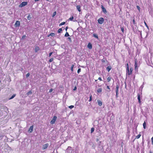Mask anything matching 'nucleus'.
Segmentation results:
<instances>
[{
	"label": "nucleus",
	"instance_id": "nucleus-38",
	"mask_svg": "<svg viewBox=\"0 0 153 153\" xmlns=\"http://www.w3.org/2000/svg\"><path fill=\"white\" fill-rule=\"evenodd\" d=\"M81 69L80 68H79L78 69V70H77V73L78 74H79L81 71Z\"/></svg>",
	"mask_w": 153,
	"mask_h": 153
},
{
	"label": "nucleus",
	"instance_id": "nucleus-32",
	"mask_svg": "<svg viewBox=\"0 0 153 153\" xmlns=\"http://www.w3.org/2000/svg\"><path fill=\"white\" fill-rule=\"evenodd\" d=\"M74 19V17L73 16L71 17L69 19L70 21H72L73 19Z\"/></svg>",
	"mask_w": 153,
	"mask_h": 153
},
{
	"label": "nucleus",
	"instance_id": "nucleus-29",
	"mask_svg": "<svg viewBox=\"0 0 153 153\" xmlns=\"http://www.w3.org/2000/svg\"><path fill=\"white\" fill-rule=\"evenodd\" d=\"M94 128H91V133H92L94 131Z\"/></svg>",
	"mask_w": 153,
	"mask_h": 153
},
{
	"label": "nucleus",
	"instance_id": "nucleus-50",
	"mask_svg": "<svg viewBox=\"0 0 153 153\" xmlns=\"http://www.w3.org/2000/svg\"><path fill=\"white\" fill-rule=\"evenodd\" d=\"M118 93H117H117H116V97H118Z\"/></svg>",
	"mask_w": 153,
	"mask_h": 153
},
{
	"label": "nucleus",
	"instance_id": "nucleus-52",
	"mask_svg": "<svg viewBox=\"0 0 153 153\" xmlns=\"http://www.w3.org/2000/svg\"><path fill=\"white\" fill-rule=\"evenodd\" d=\"M133 22L134 23V24H135V20L134 19H133Z\"/></svg>",
	"mask_w": 153,
	"mask_h": 153
},
{
	"label": "nucleus",
	"instance_id": "nucleus-21",
	"mask_svg": "<svg viewBox=\"0 0 153 153\" xmlns=\"http://www.w3.org/2000/svg\"><path fill=\"white\" fill-rule=\"evenodd\" d=\"M111 78L110 76L108 77L107 79V80L108 82H110L111 80Z\"/></svg>",
	"mask_w": 153,
	"mask_h": 153
},
{
	"label": "nucleus",
	"instance_id": "nucleus-55",
	"mask_svg": "<svg viewBox=\"0 0 153 153\" xmlns=\"http://www.w3.org/2000/svg\"><path fill=\"white\" fill-rule=\"evenodd\" d=\"M39 1V0H35V1L36 2V1Z\"/></svg>",
	"mask_w": 153,
	"mask_h": 153
},
{
	"label": "nucleus",
	"instance_id": "nucleus-26",
	"mask_svg": "<svg viewBox=\"0 0 153 153\" xmlns=\"http://www.w3.org/2000/svg\"><path fill=\"white\" fill-rule=\"evenodd\" d=\"M16 96L15 94H13L12 97L9 99H11L14 98Z\"/></svg>",
	"mask_w": 153,
	"mask_h": 153
},
{
	"label": "nucleus",
	"instance_id": "nucleus-45",
	"mask_svg": "<svg viewBox=\"0 0 153 153\" xmlns=\"http://www.w3.org/2000/svg\"><path fill=\"white\" fill-rule=\"evenodd\" d=\"M53 90V89H51L49 91V92L51 93V92Z\"/></svg>",
	"mask_w": 153,
	"mask_h": 153
},
{
	"label": "nucleus",
	"instance_id": "nucleus-36",
	"mask_svg": "<svg viewBox=\"0 0 153 153\" xmlns=\"http://www.w3.org/2000/svg\"><path fill=\"white\" fill-rule=\"evenodd\" d=\"M56 11H55L53 13V14L52 15V17H53L55 16L56 15Z\"/></svg>",
	"mask_w": 153,
	"mask_h": 153
},
{
	"label": "nucleus",
	"instance_id": "nucleus-30",
	"mask_svg": "<svg viewBox=\"0 0 153 153\" xmlns=\"http://www.w3.org/2000/svg\"><path fill=\"white\" fill-rule=\"evenodd\" d=\"M62 31V29L61 28L59 29L58 30V32L59 33H61Z\"/></svg>",
	"mask_w": 153,
	"mask_h": 153
},
{
	"label": "nucleus",
	"instance_id": "nucleus-43",
	"mask_svg": "<svg viewBox=\"0 0 153 153\" xmlns=\"http://www.w3.org/2000/svg\"><path fill=\"white\" fill-rule=\"evenodd\" d=\"M53 53V52H51L49 54V56H51V55Z\"/></svg>",
	"mask_w": 153,
	"mask_h": 153
},
{
	"label": "nucleus",
	"instance_id": "nucleus-40",
	"mask_svg": "<svg viewBox=\"0 0 153 153\" xmlns=\"http://www.w3.org/2000/svg\"><path fill=\"white\" fill-rule=\"evenodd\" d=\"M121 30L122 31L123 33L124 32V28L123 27H121Z\"/></svg>",
	"mask_w": 153,
	"mask_h": 153
},
{
	"label": "nucleus",
	"instance_id": "nucleus-47",
	"mask_svg": "<svg viewBox=\"0 0 153 153\" xmlns=\"http://www.w3.org/2000/svg\"><path fill=\"white\" fill-rule=\"evenodd\" d=\"M144 23H145V25H146V27H148V26L146 23V22H144Z\"/></svg>",
	"mask_w": 153,
	"mask_h": 153
},
{
	"label": "nucleus",
	"instance_id": "nucleus-7",
	"mask_svg": "<svg viewBox=\"0 0 153 153\" xmlns=\"http://www.w3.org/2000/svg\"><path fill=\"white\" fill-rule=\"evenodd\" d=\"M101 8L102 10V12L105 14L107 13V11L106 9L102 5H101Z\"/></svg>",
	"mask_w": 153,
	"mask_h": 153
},
{
	"label": "nucleus",
	"instance_id": "nucleus-6",
	"mask_svg": "<svg viewBox=\"0 0 153 153\" xmlns=\"http://www.w3.org/2000/svg\"><path fill=\"white\" fill-rule=\"evenodd\" d=\"M49 146V144L48 143H46L43 145L42 147V149L44 150L47 148Z\"/></svg>",
	"mask_w": 153,
	"mask_h": 153
},
{
	"label": "nucleus",
	"instance_id": "nucleus-48",
	"mask_svg": "<svg viewBox=\"0 0 153 153\" xmlns=\"http://www.w3.org/2000/svg\"><path fill=\"white\" fill-rule=\"evenodd\" d=\"M107 88L109 90H110V88L109 87V86H108H108H107Z\"/></svg>",
	"mask_w": 153,
	"mask_h": 153
},
{
	"label": "nucleus",
	"instance_id": "nucleus-44",
	"mask_svg": "<svg viewBox=\"0 0 153 153\" xmlns=\"http://www.w3.org/2000/svg\"><path fill=\"white\" fill-rule=\"evenodd\" d=\"M133 70V68H131L130 69V70L129 71H131V72H132Z\"/></svg>",
	"mask_w": 153,
	"mask_h": 153
},
{
	"label": "nucleus",
	"instance_id": "nucleus-33",
	"mask_svg": "<svg viewBox=\"0 0 153 153\" xmlns=\"http://www.w3.org/2000/svg\"><path fill=\"white\" fill-rule=\"evenodd\" d=\"M92 96L91 95L90 97V98L89 100V101L90 102L92 100Z\"/></svg>",
	"mask_w": 153,
	"mask_h": 153
},
{
	"label": "nucleus",
	"instance_id": "nucleus-49",
	"mask_svg": "<svg viewBox=\"0 0 153 153\" xmlns=\"http://www.w3.org/2000/svg\"><path fill=\"white\" fill-rule=\"evenodd\" d=\"M76 87H74V91H75V90H76Z\"/></svg>",
	"mask_w": 153,
	"mask_h": 153
},
{
	"label": "nucleus",
	"instance_id": "nucleus-37",
	"mask_svg": "<svg viewBox=\"0 0 153 153\" xmlns=\"http://www.w3.org/2000/svg\"><path fill=\"white\" fill-rule=\"evenodd\" d=\"M74 107V106L72 105H70L69 106V108H70V109H72V108H73Z\"/></svg>",
	"mask_w": 153,
	"mask_h": 153
},
{
	"label": "nucleus",
	"instance_id": "nucleus-42",
	"mask_svg": "<svg viewBox=\"0 0 153 153\" xmlns=\"http://www.w3.org/2000/svg\"><path fill=\"white\" fill-rule=\"evenodd\" d=\"M129 69L128 64V63H127V64L126 69Z\"/></svg>",
	"mask_w": 153,
	"mask_h": 153
},
{
	"label": "nucleus",
	"instance_id": "nucleus-54",
	"mask_svg": "<svg viewBox=\"0 0 153 153\" xmlns=\"http://www.w3.org/2000/svg\"><path fill=\"white\" fill-rule=\"evenodd\" d=\"M151 140H153V137L151 138Z\"/></svg>",
	"mask_w": 153,
	"mask_h": 153
},
{
	"label": "nucleus",
	"instance_id": "nucleus-14",
	"mask_svg": "<svg viewBox=\"0 0 153 153\" xmlns=\"http://www.w3.org/2000/svg\"><path fill=\"white\" fill-rule=\"evenodd\" d=\"M111 69V66H108L107 68V70L109 72Z\"/></svg>",
	"mask_w": 153,
	"mask_h": 153
},
{
	"label": "nucleus",
	"instance_id": "nucleus-57",
	"mask_svg": "<svg viewBox=\"0 0 153 153\" xmlns=\"http://www.w3.org/2000/svg\"><path fill=\"white\" fill-rule=\"evenodd\" d=\"M150 153H152V152L151 151L150 152Z\"/></svg>",
	"mask_w": 153,
	"mask_h": 153
},
{
	"label": "nucleus",
	"instance_id": "nucleus-5",
	"mask_svg": "<svg viewBox=\"0 0 153 153\" xmlns=\"http://www.w3.org/2000/svg\"><path fill=\"white\" fill-rule=\"evenodd\" d=\"M135 64H134V68L135 70H137L138 69V67L137 66V60L136 59H135L134 60Z\"/></svg>",
	"mask_w": 153,
	"mask_h": 153
},
{
	"label": "nucleus",
	"instance_id": "nucleus-2",
	"mask_svg": "<svg viewBox=\"0 0 153 153\" xmlns=\"http://www.w3.org/2000/svg\"><path fill=\"white\" fill-rule=\"evenodd\" d=\"M57 119V117L56 116H54L53 117V119L51 121V124H53L55 123V121H56Z\"/></svg>",
	"mask_w": 153,
	"mask_h": 153
},
{
	"label": "nucleus",
	"instance_id": "nucleus-8",
	"mask_svg": "<svg viewBox=\"0 0 153 153\" xmlns=\"http://www.w3.org/2000/svg\"><path fill=\"white\" fill-rule=\"evenodd\" d=\"M20 25V22L19 21H17L15 24V26L16 27L19 26Z\"/></svg>",
	"mask_w": 153,
	"mask_h": 153
},
{
	"label": "nucleus",
	"instance_id": "nucleus-20",
	"mask_svg": "<svg viewBox=\"0 0 153 153\" xmlns=\"http://www.w3.org/2000/svg\"><path fill=\"white\" fill-rule=\"evenodd\" d=\"M39 49V48L38 47H36L35 48V51L37 52Z\"/></svg>",
	"mask_w": 153,
	"mask_h": 153
},
{
	"label": "nucleus",
	"instance_id": "nucleus-11",
	"mask_svg": "<svg viewBox=\"0 0 153 153\" xmlns=\"http://www.w3.org/2000/svg\"><path fill=\"white\" fill-rule=\"evenodd\" d=\"M137 99L138 100L139 102L140 103H141L140 97V94H137Z\"/></svg>",
	"mask_w": 153,
	"mask_h": 153
},
{
	"label": "nucleus",
	"instance_id": "nucleus-28",
	"mask_svg": "<svg viewBox=\"0 0 153 153\" xmlns=\"http://www.w3.org/2000/svg\"><path fill=\"white\" fill-rule=\"evenodd\" d=\"M74 67V65H72L71 67V70L72 72L73 71V68Z\"/></svg>",
	"mask_w": 153,
	"mask_h": 153
},
{
	"label": "nucleus",
	"instance_id": "nucleus-13",
	"mask_svg": "<svg viewBox=\"0 0 153 153\" xmlns=\"http://www.w3.org/2000/svg\"><path fill=\"white\" fill-rule=\"evenodd\" d=\"M88 47L90 49H91L92 48V45L91 44V43H89L88 44Z\"/></svg>",
	"mask_w": 153,
	"mask_h": 153
},
{
	"label": "nucleus",
	"instance_id": "nucleus-56",
	"mask_svg": "<svg viewBox=\"0 0 153 153\" xmlns=\"http://www.w3.org/2000/svg\"><path fill=\"white\" fill-rule=\"evenodd\" d=\"M152 144H153V141L152 140Z\"/></svg>",
	"mask_w": 153,
	"mask_h": 153
},
{
	"label": "nucleus",
	"instance_id": "nucleus-9",
	"mask_svg": "<svg viewBox=\"0 0 153 153\" xmlns=\"http://www.w3.org/2000/svg\"><path fill=\"white\" fill-rule=\"evenodd\" d=\"M132 72H131L129 70V69H126V74L127 75H129L131 74Z\"/></svg>",
	"mask_w": 153,
	"mask_h": 153
},
{
	"label": "nucleus",
	"instance_id": "nucleus-25",
	"mask_svg": "<svg viewBox=\"0 0 153 153\" xmlns=\"http://www.w3.org/2000/svg\"><path fill=\"white\" fill-rule=\"evenodd\" d=\"M65 22H62V23H61L59 25V26H62V25H64L65 24Z\"/></svg>",
	"mask_w": 153,
	"mask_h": 153
},
{
	"label": "nucleus",
	"instance_id": "nucleus-16",
	"mask_svg": "<svg viewBox=\"0 0 153 153\" xmlns=\"http://www.w3.org/2000/svg\"><path fill=\"white\" fill-rule=\"evenodd\" d=\"M119 86L117 85H116V93L117 94V93H118V89H119Z\"/></svg>",
	"mask_w": 153,
	"mask_h": 153
},
{
	"label": "nucleus",
	"instance_id": "nucleus-18",
	"mask_svg": "<svg viewBox=\"0 0 153 153\" xmlns=\"http://www.w3.org/2000/svg\"><path fill=\"white\" fill-rule=\"evenodd\" d=\"M93 36H94V37H95V38H97V39H98V35H97V34H94H94H93Z\"/></svg>",
	"mask_w": 153,
	"mask_h": 153
},
{
	"label": "nucleus",
	"instance_id": "nucleus-51",
	"mask_svg": "<svg viewBox=\"0 0 153 153\" xmlns=\"http://www.w3.org/2000/svg\"><path fill=\"white\" fill-rule=\"evenodd\" d=\"M137 7L138 8V9L139 10V9H140V7L138 6H137Z\"/></svg>",
	"mask_w": 153,
	"mask_h": 153
},
{
	"label": "nucleus",
	"instance_id": "nucleus-23",
	"mask_svg": "<svg viewBox=\"0 0 153 153\" xmlns=\"http://www.w3.org/2000/svg\"><path fill=\"white\" fill-rule=\"evenodd\" d=\"M31 19V17L30 15L29 14L28 15L27 17V19L28 20H30Z\"/></svg>",
	"mask_w": 153,
	"mask_h": 153
},
{
	"label": "nucleus",
	"instance_id": "nucleus-12",
	"mask_svg": "<svg viewBox=\"0 0 153 153\" xmlns=\"http://www.w3.org/2000/svg\"><path fill=\"white\" fill-rule=\"evenodd\" d=\"M76 9L79 12H80L81 11V7L80 5H77L76 6Z\"/></svg>",
	"mask_w": 153,
	"mask_h": 153
},
{
	"label": "nucleus",
	"instance_id": "nucleus-58",
	"mask_svg": "<svg viewBox=\"0 0 153 153\" xmlns=\"http://www.w3.org/2000/svg\"><path fill=\"white\" fill-rule=\"evenodd\" d=\"M47 1H49V0H46Z\"/></svg>",
	"mask_w": 153,
	"mask_h": 153
},
{
	"label": "nucleus",
	"instance_id": "nucleus-46",
	"mask_svg": "<svg viewBox=\"0 0 153 153\" xmlns=\"http://www.w3.org/2000/svg\"><path fill=\"white\" fill-rule=\"evenodd\" d=\"M98 79L99 80H100V81H102V79H101V77H99L98 78Z\"/></svg>",
	"mask_w": 153,
	"mask_h": 153
},
{
	"label": "nucleus",
	"instance_id": "nucleus-17",
	"mask_svg": "<svg viewBox=\"0 0 153 153\" xmlns=\"http://www.w3.org/2000/svg\"><path fill=\"white\" fill-rule=\"evenodd\" d=\"M102 91V88H100L98 89L97 90V92L98 93H100Z\"/></svg>",
	"mask_w": 153,
	"mask_h": 153
},
{
	"label": "nucleus",
	"instance_id": "nucleus-39",
	"mask_svg": "<svg viewBox=\"0 0 153 153\" xmlns=\"http://www.w3.org/2000/svg\"><path fill=\"white\" fill-rule=\"evenodd\" d=\"M30 75V74L29 73H28L26 75V77L27 78Z\"/></svg>",
	"mask_w": 153,
	"mask_h": 153
},
{
	"label": "nucleus",
	"instance_id": "nucleus-35",
	"mask_svg": "<svg viewBox=\"0 0 153 153\" xmlns=\"http://www.w3.org/2000/svg\"><path fill=\"white\" fill-rule=\"evenodd\" d=\"M53 58H51L49 59V62H52L53 61Z\"/></svg>",
	"mask_w": 153,
	"mask_h": 153
},
{
	"label": "nucleus",
	"instance_id": "nucleus-53",
	"mask_svg": "<svg viewBox=\"0 0 153 153\" xmlns=\"http://www.w3.org/2000/svg\"><path fill=\"white\" fill-rule=\"evenodd\" d=\"M68 27H66V28H65V30H66V31L68 29Z\"/></svg>",
	"mask_w": 153,
	"mask_h": 153
},
{
	"label": "nucleus",
	"instance_id": "nucleus-4",
	"mask_svg": "<svg viewBox=\"0 0 153 153\" xmlns=\"http://www.w3.org/2000/svg\"><path fill=\"white\" fill-rule=\"evenodd\" d=\"M27 2H23L19 5V7H22L27 5Z\"/></svg>",
	"mask_w": 153,
	"mask_h": 153
},
{
	"label": "nucleus",
	"instance_id": "nucleus-31",
	"mask_svg": "<svg viewBox=\"0 0 153 153\" xmlns=\"http://www.w3.org/2000/svg\"><path fill=\"white\" fill-rule=\"evenodd\" d=\"M27 95H29L32 94V92L31 91H29L27 93Z\"/></svg>",
	"mask_w": 153,
	"mask_h": 153
},
{
	"label": "nucleus",
	"instance_id": "nucleus-15",
	"mask_svg": "<svg viewBox=\"0 0 153 153\" xmlns=\"http://www.w3.org/2000/svg\"><path fill=\"white\" fill-rule=\"evenodd\" d=\"M97 101H98V105L100 106H101L102 104V102L100 100H98Z\"/></svg>",
	"mask_w": 153,
	"mask_h": 153
},
{
	"label": "nucleus",
	"instance_id": "nucleus-22",
	"mask_svg": "<svg viewBox=\"0 0 153 153\" xmlns=\"http://www.w3.org/2000/svg\"><path fill=\"white\" fill-rule=\"evenodd\" d=\"M55 33H51L49 35H48V36L49 37L50 36H53L55 35Z\"/></svg>",
	"mask_w": 153,
	"mask_h": 153
},
{
	"label": "nucleus",
	"instance_id": "nucleus-24",
	"mask_svg": "<svg viewBox=\"0 0 153 153\" xmlns=\"http://www.w3.org/2000/svg\"><path fill=\"white\" fill-rule=\"evenodd\" d=\"M141 135L140 134H139L136 137V138L137 139H139L140 137L141 136Z\"/></svg>",
	"mask_w": 153,
	"mask_h": 153
},
{
	"label": "nucleus",
	"instance_id": "nucleus-34",
	"mask_svg": "<svg viewBox=\"0 0 153 153\" xmlns=\"http://www.w3.org/2000/svg\"><path fill=\"white\" fill-rule=\"evenodd\" d=\"M26 37V36L25 35H23L22 38L21 39L23 40L24 39V38H25V37Z\"/></svg>",
	"mask_w": 153,
	"mask_h": 153
},
{
	"label": "nucleus",
	"instance_id": "nucleus-27",
	"mask_svg": "<svg viewBox=\"0 0 153 153\" xmlns=\"http://www.w3.org/2000/svg\"><path fill=\"white\" fill-rule=\"evenodd\" d=\"M69 36V35L68 33L66 32V33H65V37H68V36Z\"/></svg>",
	"mask_w": 153,
	"mask_h": 153
},
{
	"label": "nucleus",
	"instance_id": "nucleus-41",
	"mask_svg": "<svg viewBox=\"0 0 153 153\" xmlns=\"http://www.w3.org/2000/svg\"><path fill=\"white\" fill-rule=\"evenodd\" d=\"M68 40L70 41V42H71V38L70 37H68Z\"/></svg>",
	"mask_w": 153,
	"mask_h": 153
},
{
	"label": "nucleus",
	"instance_id": "nucleus-10",
	"mask_svg": "<svg viewBox=\"0 0 153 153\" xmlns=\"http://www.w3.org/2000/svg\"><path fill=\"white\" fill-rule=\"evenodd\" d=\"M33 126H30L29 129V130H28V131L30 132V133H31L33 131Z\"/></svg>",
	"mask_w": 153,
	"mask_h": 153
},
{
	"label": "nucleus",
	"instance_id": "nucleus-19",
	"mask_svg": "<svg viewBox=\"0 0 153 153\" xmlns=\"http://www.w3.org/2000/svg\"><path fill=\"white\" fill-rule=\"evenodd\" d=\"M146 122L145 121L143 124V127L144 129H145L146 128Z\"/></svg>",
	"mask_w": 153,
	"mask_h": 153
},
{
	"label": "nucleus",
	"instance_id": "nucleus-3",
	"mask_svg": "<svg viewBox=\"0 0 153 153\" xmlns=\"http://www.w3.org/2000/svg\"><path fill=\"white\" fill-rule=\"evenodd\" d=\"M104 19L103 18H100L98 20V22L100 24H102L104 22Z\"/></svg>",
	"mask_w": 153,
	"mask_h": 153
},
{
	"label": "nucleus",
	"instance_id": "nucleus-1",
	"mask_svg": "<svg viewBox=\"0 0 153 153\" xmlns=\"http://www.w3.org/2000/svg\"><path fill=\"white\" fill-rule=\"evenodd\" d=\"M73 152V150L70 146L68 147L66 149V153H72Z\"/></svg>",
	"mask_w": 153,
	"mask_h": 153
}]
</instances>
